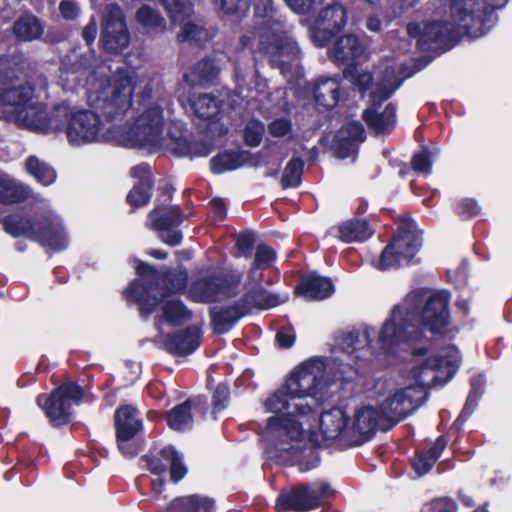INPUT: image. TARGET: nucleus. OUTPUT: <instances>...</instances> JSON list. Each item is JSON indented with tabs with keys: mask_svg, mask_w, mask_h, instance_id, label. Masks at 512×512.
Returning a JSON list of instances; mask_svg holds the SVG:
<instances>
[{
	"mask_svg": "<svg viewBox=\"0 0 512 512\" xmlns=\"http://www.w3.org/2000/svg\"><path fill=\"white\" fill-rule=\"evenodd\" d=\"M4 229L13 236H26L53 250H62L68 246V236L61 219L48 209L34 220L18 215L5 218Z\"/></svg>",
	"mask_w": 512,
	"mask_h": 512,
	"instance_id": "nucleus-11",
	"label": "nucleus"
},
{
	"mask_svg": "<svg viewBox=\"0 0 512 512\" xmlns=\"http://www.w3.org/2000/svg\"><path fill=\"white\" fill-rule=\"evenodd\" d=\"M344 77L360 91L366 90L372 82L370 73L361 71L356 66H349L344 71Z\"/></svg>",
	"mask_w": 512,
	"mask_h": 512,
	"instance_id": "nucleus-43",
	"label": "nucleus"
},
{
	"mask_svg": "<svg viewBox=\"0 0 512 512\" xmlns=\"http://www.w3.org/2000/svg\"><path fill=\"white\" fill-rule=\"evenodd\" d=\"M253 243H254V237L249 232L240 233L237 236L236 246L243 253L249 251L252 248Z\"/></svg>",
	"mask_w": 512,
	"mask_h": 512,
	"instance_id": "nucleus-55",
	"label": "nucleus"
},
{
	"mask_svg": "<svg viewBox=\"0 0 512 512\" xmlns=\"http://www.w3.org/2000/svg\"><path fill=\"white\" fill-rule=\"evenodd\" d=\"M286 4L296 13H306L309 11L315 0H285Z\"/></svg>",
	"mask_w": 512,
	"mask_h": 512,
	"instance_id": "nucleus-54",
	"label": "nucleus"
},
{
	"mask_svg": "<svg viewBox=\"0 0 512 512\" xmlns=\"http://www.w3.org/2000/svg\"><path fill=\"white\" fill-rule=\"evenodd\" d=\"M244 295L232 306L214 312L212 321L218 332H224L242 316L249 313L253 308L270 309L286 302L287 296H279L269 293L262 287V281L253 283L246 277L243 284Z\"/></svg>",
	"mask_w": 512,
	"mask_h": 512,
	"instance_id": "nucleus-12",
	"label": "nucleus"
},
{
	"mask_svg": "<svg viewBox=\"0 0 512 512\" xmlns=\"http://www.w3.org/2000/svg\"><path fill=\"white\" fill-rule=\"evenodd\" d=\"M201 331L197 325H192L183 331L167 336L165 348L172 354L184 356L194 352L200 345Z\"/></svg>",
	"mask_w": 512,
	"mask_h": 512,
	"instance_id": "nucleus-28",
	"label": "nucleus"
},
{
	"mask_svg": "<svg viewBox=\"0 0 512 512\" xmlns=\"http://www.w3.org/2000/svg\"><path fill=\"white\" fill-rule=\"evenodd\" d=\"M131 175L137 183L127 196L129 204L135 207L147 204L151 197L150 167L147 164H139L131 169Z\"/></svg>",
	"mask_w": 512,
	"mask_h": 512,
	"instance_id": "nucleus-29",
	"label": "nucleus"
},
{
	"mask_svg": "<svg viewBox=\"0 0 512 512\" xmlns=\"http://www.w3.org/2000/svg\"><path fill=\"white\" fill-rule=\"evenodd\" d=\"M241 282V274L230 271L223 277L201 275L193 280L187 288V297L198 303H211L237 295Z\"/></svg>",
	"mask_w": 512,
	"mask_h": 512,
	"instance_id": "nucleus-14",
	"label": "nucleus"
},
{
	"mask_svg": "<svg viewBox=\"0 0 512 512\" xmlns=\"http://www.w3.org/2000/svg\"><path fill=\"white\" fill-rule=\"evenodd\" d=\"M340 84L334 78L320 79L314 89L316 103L324 108L335 107L339 100Z\"/></svg>",
	"mask_w": 512,
	"mask_h": 512,
	"instance_id": "nucleus-37",
	"label": "nucleus"
},
{
	"mask_svg": "<svg viewBox=\"0 0 512 512\" xmlns=\"http://www.w3.org/2000/svg\"><path fill=\"white\" fill-rule=\"evenodd\" d=\"M82 396V389L77 384L68 382L56 388L50 397L40 394L36 402L44 410L50 422L54 425H62L69 421L71 404H78Z\"/></svg>",
	"mask_w": 512,
	"mask_h": 512,
	"instance_id": "nucleus-16",
	"label": "nucleus"
},
{
	"mask_svg": "<svg viewBox=\"0 0 512 512\" xmlns=\"http://www.w3.org/2000/svg\"><path fill=\"white\" fill-rule=\"evenodd\" d=\"M137 19L148 29L162 28L164 23V19L158 12L149 6H143L138 10Z\"/></svg>",
	"mask_w": 512,
	"mask_h": 512,
	"instance_id": "nucleus-44",
	"label": "nucleus"
},
{
	"mask_svg": "<svg viewBox=\"0 0 512 512\" xmlns=\"http://www.w3.org/2000/svg\"><path fill=\"white\" fill-rule=\"evenodd\" d=\"M160 304L159 314L156 315V325L160 329L162 323L172 326H179L192 317V312L183 304L180 299L159 297L157 305Z\"/></svg>",
	"mask_w": 512,
	"mask_h": 512,
	"instance_id": "nucleus-26",
	"label": "nucleus"
},
{
	"mask_svg": "<svg viewBox=\"0 0 512 512\" xmlns=\"http://www.w3.org/2000/svg\"><path fill=\"white\" fill-rule=\"evenodd\" d=\"M326 364L314 357L296 367L285 384L265 401L267 412L275 413L267 419L264 431L268 457L293 460L304 447L306 429L314 419L318 395L324 386Z\"/></svg>",
	"mask_w": 512,
	"mask_h": 512,
	"instance_id": "nucleus-2",
	"label": "nucleus"
},
{
	"mask_svg": "<svg viewBox=\"0 0 512 512\" xmlns=\"http://www.w3.org/2000/svg\"><path fill=\"white\" fill-rule=\"evenodd\" d=\"M382 420L384 419L381 413L372 406L357 409L352 422H350L351 438L371 434Z\"/></svg>",
	"mask_w": 512,
	"mask_h": 512,
	"instance_id": "nucleus-31",
	"label": "nucleus"
},
{
	"mask_svg": "<svg viewBox=\"0 0 512 512\" xmlns=\"http://www.w3.org/2000/svg\"><path fill=\"white\" fill-rule=\"evenodd\" d=\"M420 234L411 229H402L394 240L385 247L375 263L378 269H389L408 264L419 251Z\"/></svg>",
	"mask_w": 512,
	"mask_h": 512,
	"instance_id": "nucleus-17",
	"label": "nucleus"
},
{
	"mask_svg": "<svg viewBox=\"0 0 512 512\" xmlns=\"http://www.w3.org/2000/svg\"><path fill=\"white\" fill-rule=\"evenodd\" d=\"M45 89L43 78H39L37 84L25 82L1 87L0 119L40 134L65 132L68 144L76 148L111 140L117 142L118 128L91 110L73 111L67 102L48 109L40 101Z\"/></svg>",
	"mask_w": 512,
	"mask_h": 512,
	"instance_id": "nucleus-1",
	"label": "nucleus"
},
{
	"mask_svg": "<svg viewBox=\"0 0 512 512\" xmlns=\"http://www.w3.org/2000/svg\"><path fill=\"white\" fill-rule=\"evenodd\" d=\"M434 463L430 460L426 453H421L412 462L414 471L418 476H424L433 467Z\"/></svg>",
	"mask_w": 512,
	"mask_h": 512,
	"instance_id": "nucleus-52",
	"label": "nucleus"
},
{
	"mask_svg": "<svg viewBox=\"0 0 512 512\" xmlns=\"http://www.w3.org/2000/svg\"><path fill=\"white\" fill-rule=\"evenodd\" d=\"M412 168L419 173L429 174L431 172L432 152L423 149L412 158Z\"/></svg>",
	"mask_w": 512,
	"mask_h": 512,
	"instance_id": "nucleus-49",
	"label": "nucleus"
},
{
	"mask_svg": "<svg viewBox=\"0 0 512 512\" xmlns=\"http://www.w3.org/2000/svg\"><path fill=\"white\" fill-rule=\"evenodd\" d=\"M200 403V399H189L184 403L176 406L167 416L169 427L176 431H184L190 429L193 425L191 409L196 408L200 405Z\"/></svg>",
	"mask_w": 512,
	"mask_h": 512,
	"instance_id": "nucleus-36",
	"label": "nucleus"
},
{
	"mask_svg": "<svg viewBox=\"0 0 512 512\" xmlns=\"http://www.w3.org/2000/svg\"><path fill=\"white\" fill-rule=\"evenodd\" d=\"M445 447H446L445 439L443 437H439L435 441L433 446L425 453L428 455L430 460L435 464L436 461L438 460V458L440 457V455L442 454L443 450L445 449Z\"/></svg>",
	"mask_w": 512,
	"mask_h": 512,
	"instance_id": "nucleus-56",
	"label": "nucleus"
},
{
	"mask_svg": "<svg viewBox=\"0 0 512 512\" xmlns=\"http://www.w3.org/2000/svg\"><path fill=\"white\" fill-rule=\"evenodd\" d=\"M456 503L450 498H437L424 504L420 512H456Z\"/></svg>",
	"mask_w": 512,
	"mask_h": 512,
	"instance_id": "nucleus-47",
	"label": "nucleus"
},
{
	"mask_svg": "<svg viewBox=\"0 0 512 512\" xmlns=\"http://www.w3.org/2000/svg\"><path fill=\"white\" fill-rule=\"evenodd\" d=\"M459 365V353L453 346L436 352L432 348L420 347L413 351L411 376L416 386L397 390L381 404L384 420L396 423L411 414L425 396V387L443 385L455 374Z\"/></svg>",
	"mask_w": 512,
	"mask_h": 512,
	"instance_id": "nucleus-4",
	"label": "nucleus"
},
{
	"mask_svg": "<svg viewBox=\"0 0 512 512\" xmlns=\"http://www.w3.org/2000/svg\"><path fill=\"white\" fill-rule=\"evenodd\" d=\"M264 134V126L258 120H251L247 123L244 133L245 142L249 146H258Z\"/></svg>",
	"mask_w": 512,
	"mask_h": 512,
	"instance_id": "nucleus-46",
	"label": "nucleus"
},
{
	"mask_svg": "<svg viewBox=\"0 0 512 512\" xmlns=\"http://www.w3.org/2000/svg\"><path fill=\"white\" fill-rule=\"evenodd\" d=\"M9 191V186L0 181V202L13 201L12 195L9 194Z\"/></svg>",
	"mask_w": 512,
	"mask_h": 512,
	"instance_id": "nucleus-64",
	"label": "nucleus"
},
{
	"mask_svg": "<svg viewBox=\"0 0 512 512\" xmlns=\"http://www.w3.org/2000/svg\"><path fill=\"white\" fill-rule=\"evenodd\" d=\"M108 72L110 69L105 65L90 72L82 60L77 62L76 56L72 55L65 58L60 67L59 83L70 91L83 85L89 105L103 110L107 117L113 119L130 109L133 92L141 77L130 67L117 69L112 78Z\"/></svg>",
	"mask_w": 512,
	"mask_h": 512,
	"instance_id": "nucleus-3",
	"label": "nucleus"
},
{
	"mask_svg": "<svg viewBox=\"0 0 512 512\" xmlns=\"http://www.w3.org/2000/svg\"><path fill=\"white\" fill-rule=\"evenodd\" d=\"M485 384V379L483 378V376L481 375H478L476 377H474L471 381V385H472V390H471V393L468 397V400H467V403L465 405V408L461 414V417L464 416V414H467L469 415L473 408H474V404L476 402V399L482 394L483 392V386Z\"/></svg>",
	"mask_w": 512,
	"mask_h": 512,
	"instance_id": "nucleus-48",
	"label": "nucleus"
},
{
	"mask_svg": "<svg viewBox=\"0 0 512 512\" xmlns=\"http://www.w3.org/2000/svg\"><path fill=\"white\" fill-rule=\"evenodd\" d=\"M356 371H354L349 365H341V368L335 377L339 380L349 381L353 379Z\"/></svg>",
	"mask_w": 512,
	"mask_h": 512,
	"instance_id": "nucleus-62",
	"label": "nucleus"
},
{
	"mask_svg": "<svg viewBox=\"0 0 512 512\" xmlns=\"http://www.w3.org/2000/svg\"><path fill=\"white\" fill-rule=\"evenodd\" d=\"M347 22L346 9L339 3L323 8L311 30V38L317 47H324Z\"/></svg>",
	"mask_w": 512,
	"mask_h": 512,
	"instance_id": "nucleus-20",
	"label": "nucleus"
},
{
	"mask_svg": "<svg viewBox=\"0 0 512 512\" xmlns=\"http://www.w3.org/2000/svg\"><path fill=\"white\" fill-rule=\"evenodd\" d=\"M373 234L372 227L364 219H349L333 226L329 235L344 243L363 242Z\"/></svg>",
	"mask_w": 512,
	"mask_h": 512,
	"instance_id": "nucleus-27",
	"label": "nucleus"
},
{
	"mask_svg": "<svg viewBox=\"0 0 512 512\" xmlns=\"http://www.w3.org/2000/svg\"><path fill=\"white\" fill-rule=\"evenodd\" d=\"M406 319H407V317H406V315H404L403 319L401 321H397V323H396L397 331H399V330L405 331L407 325L415 324L416 328H418V331L421 330L422 333H418V335L413 334L412 338H406V339L400 340L398 342H395L391 345H384V343L380 340V337L378 336L377 344L379 345L380 349L390 350L393 346H395L399 343H402V342H406V341H410V340H417V339L421 338L422 336H424V338H427V335H425V332H429L428 330L423 329L421 325L419 326V324L417 323V321L415 319H411L410 321H407Z\"/></svg>",
	"mask_w": 512,
	"mask_h": 512,
	"instance_id": "nucleus-45",
	"label": "nucleus"
},
{
	"mask_svg": "<svg viewBox=\"0 0 512 512\" xmlns=\"http://www.w3.org/2000/svg\"><path fill=\"white\" fill-rule=\"evenodd\" d=\"M136 272L141 279L131 282L125 291L127 300L136 302L142 315L149 316L155 311L159 297L165 292L180 293L187 289L188 274L184 269L171 270L160 274L145 263H139Z\"/></svg>",
	"mask_w": 512,
	"mask_h": 512,
	"instance_id": "nucleus-9",
	"label": "nucleus"
},
{
	"mask_svg": "<svg viewBox=\"0 0 512 512\" xmlns=\"http://www.w3.org/2000/svg\"><path fill=\"white\" fill-rule=\"evenodd\" d=\"M268 132L273 137H286L292 132V123L287 117H279L268 126Z\"/></svg>",
	"mask_w": 512,
	"mask_h": 512,
	"instance_id": "nucleus-50",
	"label": "nucleus"
},
{
	"mask_svg": "<svg viewBox=\"0 0 512 512\" xmlns=\"http://www.w3.org/2000/svg\"><path fill=\"white\" fill-rule=\"evenodd\" d=\"M213 208L214 218L216 221H223L226 216V209L224 203L220 199H213L211 201Z\"/></svg>",
	"mask_w": 512,
	"mask_h": 512,
	"instance_id": "nucleus-61",
	"label": "nucleus"
},
{
	"mask_svg": "<svg viewBox=\"0 0 512 512\" xmlns=\"http://www.w3.org/2000/svg\"><path fill=\"white\" fill-rule=\"evenodd\" d=\"M174 23L182 25L178 34L180 42H202L210 38L209 32L201 25L189 20L192 5L189 0H160Z\"/></svg>",
	"mask_w": 512,
	"mask_h": 512,
	"instance_id": "nucleus-19",
	"label": "nucleus"
},
{
	"mask_svg": "<svg viewBox=\"0 0 512 512\" xmlns=\"http://www.w3.org/2000/svg\"><path fill=\"white\" fill-rule=\"evenodd\" d=\"M165 118L158 103L147 106L127 131L118 128L117 143L125 147L166 149L178 156L203 157L212 151L206 142L196 141L190 133L178 127L164 135Z\"/></svg>",
	"mask_w": 512,
	"mask_h": 512,
	"instance_id": "nucleus-5",
	"label": "nucleus"
},
{
	"mask_svg": "<svg viewBox=\"0 0 512 512\" xmlns=\"http://www.w3.org/2000/svg\"><path fill=\"white\" fill-rule=\"evenodd\" d=\"M334 494L327 482H317L293 488L279 494L275 508L278 512H307L321 506L326 497Z\"/></svg>",
	"mask_w": 512,
	"mask_h": 512,
	"instance_id": "nucleus-15",
	"label": "nucleus"
},
{
	"mask_svg": "<svg viewBox=\"0 0 512 512\" xmlns=\"http://www.w3.org/2000/svg\"><path fill=\"white\" fill-rule=\"evenodd\" d=\"M26 170L43 186L51 185L56 179L54 169L36 156H29L27 158Z\"/></svg>",
	"mask_w": 512,
	"mask_h": 512,
	"instance_id": "nucleus-41",
	"label": "nucleus"
},
{
	"mask_svg": "<svg viewBox=\"0 0 512 512\" xmlns=\"http://www.w3.org/2000/svg\"><path fill=\"white\" fill-rule=\"evenodd\" d=\"M182 222L178 206L158 207L150 212L147 225L159 233L163 242L171 246L181 243V233L176 229Z\"/></svg>",
	"mask_w": 512,
	"mask_h": 512,
	"instance_id": "nucleus-22",
	"label": "nucleus"
},
{
	"mask_svg": "<svg viewBox=\"0 0 512 512\" xmlns=\"http://www.w3.org/2000/svg\"><path fill=\"white\" fill-rule=\"evenodd\" d=\"M219 66L212 59H203L199 61L191 70L184 75V80L191 86L201 85L211 80L219 72Z\"/></svg>",
	"mask_w": 512,
	"mask_h": 512,
	"instance_id": "nucleus-39",
	"label": "nucleus"
},
{
	"mask_svg": "<svg viewBox=\"0 0 512 512\" xmlns=\"http://www.w3.org/2000/svg\"><path fill=\"white\" fill-rule=\"evenodd\" d=\"M250 158L246 151H225L214 156L211 161L213 173L221 174L242 167Z\"/></svg>",
	"mask_w": 512,
	"mask_h": 512,
	"instance_id": "nucleus-35",
	"label": "nucleus"
},
{
	"mask_svg": "<svg viewBox=\"0 0 512 512\" xmlns=\"http://www.w3.org/2000/svg\"><path fill=\"white\" fill-rule=\"evenodd\" d=\"M15 35L24 41H32L39 38L43 33V26L33 15H24L14 24Z\"/></svg>",
	"mask_w": 512,
	"mask_h": 512,
	"instance_id": "nucleus-40",
	"label": "nucleus"
},
{
	"mask_svg": "<svg viewBox=\"0 0 512 512\" xmlns=\"http://www.w3.org/2000/svg\"><path fill=\"white\" fill-rule=\"evenodd\" d=\"M100 42L105 51L119 53L129 44V34L121 9L110 6L104 17Z\"/></svg>",
	"mask_w": 512,
	"mask_h": 512,
	"instance_id": "nucleus-21",
	"label": "nucleus"
},
{
	"mask_svg": "<svg viewBox=\"0 0 512 512\" xmlns=\"http://www.w3.org/2000/svg\"><path fill=\"white\" fill-rule=\"evenodd\" d=\"M303 171V162L301 159H291L284 169L282 176L283 187H296L300 184Z\"/></svg>",
	"mask_w": 512,
	"mask_h": 512,
	"instance_id": "nucleus-42",
	"label": "nucleus"
},
{
	"mask_svg": "<svg viewBox=\"0 0 512 512\" xmlns=\"http://www.w3.org/2000/svg\"><path fill=\"white\" fill-rule=\"evenodd\" d=\"M365 139L363 126L359 122H351L342 127L335 136V154L345 159L356 154L358 144Z\"/></svg>",
	"mask_w": 512,
	"mask_h": 512,
	"instance_id": "nucleus-25",
	"label": "nucleus"
},
{
	"mask_svg": "<svg viewBox=\"0 0 512 512\" xmlns=\"http://www.w3.org/2000/svg\"><path fill=\"white\" fill-rule=\"evenodd\" d=\"M295 335L289 330H281L276 335V340L280 347L289 348L293 345Z\"/></svg>",
	"mask_w": 512,
	"mask_h": 512,
	"instance_id": "nucleus-59",
	"label": "nucleus"
},
{
	"mask_svg": "<svg viewBox=\"0 0 512 512\" xmlns=\"http://www.w3.org/2000/svg\"><path fill=\"white\" fill-rule=\"evenodd\" d=\"M449 294L446 291L431 293L425 297L421 290L408 294L402 303L397 305L391 316L384 322L380 332V340L384 345H391L406 338L418 335L415 324L407 325L405 331H397L396 323L406 315L407 321L415 319L419 326L428 330L431 334H440L444 331L449 321Z\"/></svg>",
	"mask_w": 512,
	"mask_h": 512,
	"instance_id": "nucleus-6",
	"label": "nucleus"
},
{
	"mask_svg": "<svg viewBox=\"0 0 512 512\" xmlns=\"http://www.w3.org/2000/svg\"><path fill=\"white\" fill-rule=\"evenodd\" d=\"M215 501L207 496L194 494L175 498L171 503L160 509L159 512H213Z\"/></svg>",
	"mask_w": 512,
	"mask_h": 512,
	"instance_id": "nucleus-32",
	"label": "nucleus"
},
{
	"mask_svg": "<svg viewBox=\"0 0 512 512\" xmlns=\"http://www.w3.org/2000/svg\"><path fill=\"white\" fill-rule=\"evenodd\" d=\"M400 84L401 81L397 79L395 70L387 68L383 79L371 93V106L363 112V118L377 134L389 132L395 126L394 107L387 105L382 112L378 109L381 102L389 98Z\"/></svg>",
	"mask_w": 512,
	"mask_h": 512,
	"instance_id": "nucleus-13",
	"label": "nucleus"
},
{
	"mask_svg": "<svg viewBox=\"0 0 512 512\" xmlns=\"http://www.w3.org/2000/svg\"><path fill=\"white\" fill-rule=\"evenodd\" d=\"M259 47L284 75L299 74V48L272 7L271 0H254Z\"/></svg>",
	"mask_w": 512,
	"mask_h": 512,
	"instance_id": "nucleus-8",
	"label": "nucleus"
},
{
	"mask_svg": "<svg viewBox=\"0 0 512 512\" xmlns=\"http://www.w3.org/2000/svg\"><path fill=\"white\" fill-rule=\"evenodd\" d=\"M295 292L306 300H323L334 292V286L329 278L311 273L302 279Z\"/></svg>",
	"mask_w": 512,
	"mask_h": 512,
	"instance_id": "nucleus-30",
	"label": "nucleus"
},
{
	"mask_svg": "<svg viewBox=\"0 0 512 512\" xmlns=\"http://www.w3.org/2000/svg\"><path fill=\"white\" fill-rule=\"evenodd\" d=\"M365 48L360 40L351 34L339 38L330 51V57L339 63H349L364 54Z\"/></svg>",
	"mask_w": 512,
	"mask_h": 512,
	"instance_id": "nucleus-33",
	"label": "nucleus"
},
{
	"mask_svg": "<svg viewBox=\"0 0 512 512\" xmlns=\"http://www.w3.org/2000/svg\"><path fill=\"white\" fill-rule=\"evenodd\" d=\"M96 34H97V24L94 20H91L83 29L82 36H83L84 40L88 44H90L95 40Z\"/></svg>",
	"mask_w": 512,
	"mask_h": 512,
	"instance_id": "nucleus-60",
	"label": "nucleus"
},
{
	"mask_svg": "<svg viewBox=\"0 0 512 512\" xmlns=\"http://www.w3.org/2000/svg\"><path fill=\"white\" fill-rule=\"evenodd\" d=\"M375 335L373 328H359L337 337V346L348 354L361 352L370 345Z\"/></svg>",
	"mask_w": 512,
	"mask_h": 512,
	"instance_id": "nucleus-34",
	"label": "nucleus"
},
{
	"mask_svg": "<svg viewBox=\"0 0 512 512\" xmlns=\"http://www.w3.org/2000/svg\"><path fill=\"white\" fill-rule=\"evenodd\" d=\"M458 211L461 215L471 217L478 214L479 208L474 200L466 199L459 205Z\"/></svg>",
	"mask_w": 512,
	"mask_h": 512,
	"instance_id": "nucleus-58",
	"label": "nucleus"
},
{
	"mask_svg": "<svg viewBox=\"0 0 512 512\" xmlns=\"http://www.w3.org/2000/svg\"><path fill=\"white\" fill-rule=\"evenodd\" d=\"M275 258V251L271 247L265 245L258 246L254 262L246 275L249 281L253 283L262 281L263 274L261 270L268 268L274 262Z\"/></svg>",
	"mask_w": 512,
	"mask_h": 512,
	"instance_id": "nucleus-38",
	"label": "nucleus"
},
{
	"mask_svg": "<svg viewBox=\"0 0 512 512\" xmlns=\"http://www.w3.org/2000/svg\"><path fill=\"white\" fill-rule=\"evenodd\" d=\"M229 397V388L225 384H219L213 394L214 413L225 408Z\"/></svg>",
	"mask_w": 512,
	"mask_h": 512,
	"instance_id": "nucleus-51",
	"label": "nucleus"
},
{
	"mask_svg": "<svg viewBox=\"0 0 512 512\" xmlns=\"http://www.w3.org/2000/svg\"><path fill=\"white\" fill-rule=\"evenodd\" d=\"M192 108L197 117L210 120L208 130L213 135H223L227 133V127L217 118L220 114V102L212 95H199L192 102Z\"/></svg>",
	"mask_w": 512,
	"mask_h": 512,
	"instance_id": "nucleus-24",
	"label": "nucleus"
},
{
	"mask_svg": "<svg viewBox=\"0 0 512 512\" xmlns=\"http://www.w3.org/2000/svg\"><path fill=\"white\" fill-rule=\"evenodd\" d=\"M366 27L372 32H379L381 30V21L377 16H370L366 21Z\"/></svg>",
	"mask_w": 512,
	"mask_h": 512,
	"instance_id": "nucleus-63",
	"label": "nucleus"
},
{
	"mask_svg": "<svg viewBox=\"0 0 512 512\" xmlns=\"http://www.w3.org/2000/svg\"><path fill=\"white\" fill-rule=\"evenodd\" d=\"M225 14H234L240 8L242 0H213Z\"/></svg>",
	"mask_w": 512,
	"mask_h": 512,
	"instance_id": "nucleus-57",
	"label": "nucleus"
},
{
	"mask_svg": "<svg viewBox=\"0 0 512 512\" xmlns=\"http://www.w3.org/2000/svg\"><path fill=\"white\" fill-rule=\"evenodd\" d=\"M59 10L65 19H74L79 13L78 5L71 0L61 1Z\"/></svg>",
	"mask_w": 512,
	"mask_h": 512,
	"instance_id": "nucleus-53",
	"label": "nucleus"
},
{
	"mask_svg": "<svg viewBox=\"0 0 512 512\" xmlns=\"http://www.w3.org/2000/svg\"><path fill=\"white\" fill-rule=\"evenodd\" d=\"M142 459L151 473L155 475L164 474L169 467L170 478L173 482L180 481L187 473V469L182 462V456L172 446L150 453Z\"/></svg>",
	"mask_w": 512,
	"mask_h": 512,
	"instance_id": "nucleus-23",
	"label": "nucleus"
},
{
	"mask_svg": "<svg viewBox=\"0 0 512 512\" xmlns=\"http://www.w3.org/2000/svg\"><path fill=\"white\" fill-rule=\"evenodd\" d=\"M491 8L492 5L487 0H453L450 22L423 25L410 23L407 33L417 40V46L422 51L437 48L463 33L473 38L480 37L485 33L483 17Z\"/></svg>",
	"mask_w": 512,
	"mask_h": 512,
	"instance_id": "nucleus-7",
	"label": "nucleus"
},
{
	"mask_svg": "<svg viewBox=\"0 0 512 512\" xmlns=\"http://www.w3.org/2000/svg\"><path fill=\"white\" fill-rule=\"evenodd\" d=\"M319 432L314 434L311 429V421L309 425L304 426L306 429L305 439L307 434L310 433L309 441L314 446L321 445L323 440H336V439H350L351 427L350 419L343 408L333 407L325 410L319 417ZM271 459H276L285 464L297 465L301 472H307L319 463V456L316 450L308 447L307 441L304 440V447L298 451L297 456L293 460H284L280 457L274 456Z\"/></svg>",
	"mask_w": 512,
	"mask_h": 512,
	"instance_id": "nucleus-10",
	"label": "nucleus"
},
{
	"mask_svg": "<svg viewBox=\"0 0 512 512\" xmlns=\"http://www.w3.org/2000/svg\"><path fill=\"white\" fill-rule=\"evenodd\" d=\"M115 427L120 452L128 457L137 455L140 447L133 438L142 430L138 410L130 405L118 408L115 412Z\"/></svg>",
	"mask_w": 512,
	"mask_h": 512,
	"instance_id": "nucleus-18",
	"label": "nucleus"
}]
</instances>
